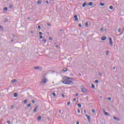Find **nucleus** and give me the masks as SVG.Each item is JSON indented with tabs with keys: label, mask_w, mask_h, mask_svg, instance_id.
<instances>
[{
	"label": "nucleus",
	"mask_w": 124,
	"mask_h": 124,
	"mask_svg": "<svg viewBox=\"0 0 124 124\" xmlns=\"http://www.w3.org/2000/svg\"><path fill=\"white\" fill-rule=\"evenodd\" d=\"M13 7V6L12 5H10V8L11 9Z\"/></svg>",
	"instance_id": "37"
},
{
	"label": "nucleus",
	"mask_w": 124,
	"mask_h": 124,
	"mask_svg": "<svg viewBox=\"0 0 124 124\" xmlns=\"http://www.w3.org/2000/svg\"><path fill=\"white\" fill-rule=\"evenodd\" d=\"M42 38H43V36H40V39H42Z\"/></svg>",
	"instance_id": "39"
},
{
	"label": "nucleus",
	"mask_w": 124,
	"mask_h": 124,
	"mask_svg": "<svg viewBox=\"0 0 124 124\" xmlns=\"http://www.w3.org/2000/svg\"><path fill=\"white\" fill-rule=\"evenodd\" d=\"M65 80H63L62 81L63 84H64L65 85H67V79H72V78H69L68 77H65Z\"/></svg>",
	"instance_id": "2"
},
{
	"label": "nucleus",
	"mask_w": 124,
	"mask_h": 124,
	"mask_svg": "<svg viewBox=\"0 0 124 124\" xmlns=\"http://www.w3.org/2000/svg\"><path fill=\"white\" fill-rule=\"evenodd\" d=\"M27 107H31V104H29L27 105Z\"/></svg>",
	"instance_id": "40"
},
{
	"label": "nucleus",
	"mask_w": 124,
	"mask_h": 124,
	"mask_svg": "<svg viewBox=\"0 0 124 124\" xmlns=\"http://www.w3.org/2000/svg\"><path fill=\"white\" fill-rule=\"evenodd\" d=\"M47 26H51V24L47 23Z\"/></svg>",
	"instance_id": "54"
},
{
	"label": "nucleus",
	"mask_w": 124,
	"mask_h": 124,
	"mask_svg": "<svg viewBox=\"0 0 124 124\" xmlns=\"http://www.w3.org/2000/svg\"><path fill=\"white\" fill-rule=\"evenodd\" d=\"M76 96H78V93L76 94Z\"/></svg>",
	"instance_id": "53"
},
{
	"label": "nucleus",
	"mask_w": 124,
	"mask_h": 124,
	"mask_svg": "<svg viewBox=\"0 0 124 124\" xmlns=\"http://www.w3.org/2000/svg\"><path fill=\"white\" fill-rule=\"evenodd\" d=\"M62 97H65V95H64V94H62Z\"/></svg>",
	"instance_id": "43"
},
{
	"label": "nucleus",
	"mask_w": 124,
	"mask_h": 124,
	"mask_svg": "<svg viewBox=\"0 0 124 124\" xmlns=\"http://www.w3.org/2000/svg\"><path fill=\"white\" fill-rule=\"evenodd\" d=\"M17 96H18V93H15L14 94V97H17Z\"/></svg>",
	"instance_id": "15"
},
{
	"label": "nucleus",
	"mask_w": 124,
	"mask_h": 124,
	"mask_svg": "<svg viewBox=\"0 0 124 124\" xmlns=\"http://www.w3.org/2000/svg\"><path fill=\"white\" fill-rule=\"evenodd\" d=\"M113 119H114V120H115V121H116L117 122H120V121L119 118H118L116 117H113Z\"/></svg>",
	"instance_id": "9"
},
{
	"label": "nucleus",
	"mask_w": 124,
	"mask_h": 124,
	"mask_svg": "<svg viewBox=\"0 0 124 124\" xmlns=\"http://www.w3.org/2000/svg\"><path fill=\"white\" fill-rule=\"evenodd\" d=\"M104 31H107V29H105Z\"/></svg>",
	"instance_id": "58"
},
{
	"label": "nucleus",
	"mask_w": 124,
	"mask_h": 124,
	"mask_svg": "<svg viewBox=\"0 0 124 124\" xmlns=\"http://www.w3.org/2000/svg\"><path fill=\"white\" fill-rule=\"evenodd\" d=\"M99 75H101V74H100V73H99Z\"/></svg>",
	"instance_id": "63"
},
{
	"label": "nucleus",
	"mask_w": 124,
	"mask_h": 124,
	"mask_svg": "<svg viewBox=\"0 0 124 124\" xmlns=\"http://www.w3.org/2000/svg\"><path fill=\"white\" fill-rule=\"evenodd\" d=\"M91 86L92 89H94V88H95V86H94V84H93V83L91 84Z\"/></svg>",
	"instance_id": "20"
},
{
	"label": "nucleus",
	"mask_w": 124,
	"mask_h": 124,
	"mask_svg": "<svg viewBox=\"0 0 124 124\" xmlns=\"http://www.w3.org/2000/svg\"><path fill=\"white\" fill-rule=\"evenodd\" d=\"M13 41H14V40L12 39V42H13Z\"/></svg>",
	"instance_id": "60"
},
{
	"label": "nucleus",
	"mask_w": 124,
	"mask_h": 124,
	"mask_svg": "<svg viewBox=\"0 0 124 124\" xmlns=\"http://www.w3.org/2000/svg\"><path fill=\"white\" fill-rule=\"evenodd\" d=\"M0 30L1 31H4L3 27L2 26H0Z\"/></svg>",
	"instance_id": "18"
},
{
	"label": "nucleus",
	"mask_w": 124,
	"mask_h": 124,
	"mask_svg": "<svg viewBox=\"0 0 124 124\" xmlns=\"http://www.w3.org/2000/svg\"><path fill=\"white\" fill-rule=\"evenodd\" d=\"M78 106L79 108H81V107H82V105H81V104H78Z\"/></svg>",
	"instance_id": "26"
},
{
	"label": "nucleus",
	"mask_w": 124,
	"mask_h": 124,
	"mask_svg": "<svg viewBox=\"0 0 124 124\" xmlns=\"http://www.w3.org/2000/svg\"><path fill=\"white\" fill-rule=\"evenodd\" d=\"M88 5H89V6H92V5H93V2H90Z\"/></svg>",
	"instance_id": "24"
},
{
	"label": "nucleus",
	"mask_w": 124,
	"mask_h": 124,
	"mask_svg": "<svg viewBox=\"0 0 124 124\" xmlns=\"http://www.w3.org/2000/svg\"><path fill=\"white\" fill-rule=\"evenodd\" d=\"M108 100H111V97H109L108 98Z\"/></svg>",
	"instance_id": "47"
},
{
	"label": "nucleus",
	"mask_w": 124,
	"mask_h": 124,
	"mask_svg": "<svg viewBox=\"0 0 124 124\" xmlns=\"http://www.w3.org/2000/svg\"><path fill=\"white\" fill-rule=\"evenodd\" d=\"M74 17V18H75V21H78V16H77V15H75Z\"/></svg>",
	"instance_id": "11"
},
{
	"label": "nucleus",
	"mask_w": 124,
	"mask_h": 124,
	"mask_svg": "<svg viewBox=\"0 0 124 124\" xmlns=\"http://www.w3.org/2000/svg\"><path fill=\"white\" fill-rule=\"evenodd\" d=\"M62 71H63L64 72H66V71H67V68H64Z\"/></svg>",
	"instance_id": "17"
},
{
	"label": "nucleus",
	"mask_w": 124,
	"mask_h": 124,
	"mask_svg": "<svg viewBox=\"0 0 124 124\" xmlns=\"http://www.w3.org/2000/svg\"><path fill=\"white\" fill-rule=\"evenodd\" d=\"M37 108H38V106H37L35 109L33 110L34 113H35L36 112V110H37Z\"/></svg>",
	"instance_id": "19"
},
{
	"label": "nucleus",
	"mask_w": 124,
	"mask_h": 124,
	"mask_svg": "<svg viewBox=\"0 0 124 124\" xmlns=\"http://www.w3.org/2000/svg\"><path fill=\"white\" fill-rule=\"evenodd\" d=\"M113 69L115 70V69H116V67H113Z\"/></svg>",
	"instance_id": "55"
},
{
	"label": "nucleus",
	"mask_w": 124,
	"mask_h": 124,
	"mask_svg": "<svg viewBox=\"0 0 124 124\" xmlns=\"http://www.w3.org/2000/svg\"><path fill=\"white\" fill-rule=\"evenodd\" d=\"M104 113L105 114V115L106 116H110V113H109L106 112V111H105V110L104 111Z\"/></svg>",
	"instance_id": "8"
},
{
	"label": "nucleus",
	"mask_w": 124,
	"mask_h": 124,
	"mask_svg": "<svg viewBox=\"0 0 124 124\" xmlns=\"http://www.w3.org/2000/svg\"><path fill=\"white\" fill-rule=\"evenodd\" d=\"M47 81V78H44L43 79H42V82H41L42 83H46Z\"/></svg>",
	"instance_id": "6"
},
{
	"label": "nucleus",
	"mask_w": 124,
	"mask_h": 124,
	"mask_svg": "<svg viewBox=\"0 0 124 124\" xmlns=\"http://www.w3.org/2000/svg\"><path fill=\"white\" fill-rule=\"evenodd\" d=\"M100 5L101 6H104V5H105V3H100Z\"/></svg>",
	"instance_id": "23"
},
{
	"label": "nucleus",
	"mask_w": 124,
	"mask_h": 124,
	"mask_svg": "<svg viewBox=\"0 0 124 124\" xmlns=\"http://www.w3.org/2000/svg\"><path fill=\"white\" fill-rule=\"evenodd\" d=\"M37 4H41L42 3V1L41 0H38L37 1Z\"/></svg>",
	"instance_id": "14"
},
{
	"label": "nucleus",
	"mask_w": 124,
	"mask_h": 124,
	"mask_svg": "<svg viewBox=\"0 0 124 124\" xmlns=\"http://www.w3.org/2000/svg\"><path fill=\"white\" fill-rule=\"evenodd\" d=\"M38 29H41V26H38Z\"/></svg>",
	"instance_id": "46"
},
{
	"label": "nucleus",
	"mask_w": 124,
	"mask_h": 124,
	"mask_svg": "<svg viewBox=\"0 0 124 124\" xmlns=\"http://www.w3.org/2000/svg\"><path fill=\"white\" fill-rule=\"evenodd\" d=\"M77 124H79V122L78 121L77 122Z\"/></svg>",
	"instance_id": "56"
},
{
	"label": "nucleus",
	"mask_w": 124,
	"mask_h": 124,
	"mask_svg": "<svg viewBox=\"0 0 124 124\" xmlns=\"http://www.w3.org/2000/svg\"><path fill=\"white\" fill-rule=\"evenodd\" d=\"M27 102H28V100L25 99L23 103H24V104H27Z\"/></svg>",
	"instance_id": "25"
},
{
	"label": "nucleus",
	"mask_w": 124,
	"mask_h": 124,
	"mask_svg": "<svg viewBox=\"0 0 124 124\" xmlns=\"http://www.w3.org/2000/svg\"><path fill=\"white\" fill-rule=\"evenodd\" d=\"M79 75L80 76H81V73H79Z\"/></svg>",
	"instance_id": "62"
},
{
	"label": "nucleus",
	"mask_w": 124,
	"mask_h": 124,
	"mask_svg": "<svg viewBox=\"0 0 124 124\" xmlns=\"http://www.w3.org/2000/svg\"><path fill=\"white\" fill-rule=\"evenodd\" d=\"M46 3L48 4L49 3V1H46Z\"/></svg>",
	"instance_id": "51"
},
{
	"label": "nucleus",
	"mask_w": 124,
	"mask_h": 124,
	"mask_svg": "<svg viewBox=\"0 0 124 124\" xmlns=\"http://www.w3.org/2000/svg\"><path fill=\"white\" fill-rule=\"evenodd\" d=\"M41 119H42V117H41V116L40 115L38 116V117L37 118V121H40Z\"/></svg>",
	"instance_id": "10"
},
{
	"label": "nucleus",
	"mask_w": 124,
	"mask_h": 124,
	"mask_svg": "<svg viewBox=\"0 0 124 124\" xmlns=\"http://www.w3.org/2000/svg\"><path fill=\"white\" fill-rule=\"evenodd\" d=\"M7 123L10 124V121H7Z\"/></svg>",
	"instance_id": "41"
},
{
	"label": "nucleus",
	"mask_w": 124,
	"mask_h": 124,
	"mask_svg": "<svg viewBox=\"0 0 124 124\" xmlns=\"http://www.w3.org/2000/svg\"><path fill=\"white\" fill-rule=\"evenodd\" d=\"M69 105H70V102H67V106H69Z\"/></svg>",
	"instance_id": "35"
},
{
	"label": "nucleus",
	"mask_w": 124,
	"mask_h": 124,
	"mask_svg": "<svg viewBox=\"0 0 124 124\" xmlns=\"http://www.w3.org/2000/svg\"><path fill=\"white\" fill-rule=\"evenodd\" d=\"M80 89L82 91V92L84 93H87V92H88V90H87V89H85V88L83 86H81Z\"/></svg>",
	"instance_id": "1"
},
{
	"label": "nucleus",
	"mask_w": 124,
	"mask_h": 124,
	"mask_svg": "<svg viewBox=\"0 0 124 124\" xmlns=\"http://www.w3.org/2000/svg\"><path fill=\"white\" fill-rule=\"evenodd\" d=\"M86 5H87V2H84L82 4V7H85Z\"/></svg>",
	"instance_id": "13"
},
{
	"label": "nucleus",
	"mask_w": 124,
	"mask_h": 124,
	"mask_svg": "<svg viewBox=\"0 0 124 124\" xmlns=\"http://www.w3.org/2000/svg\"><path fill=\"white\" fill-rule=\"evenodd\" d=\"M42 41V42H44V44H45L47 41L46 40V39H43Z\"/></svg>",
	"instance_id": "21"
},
{
	"label": "nucleus",
	"mask_w": 124,
	"mask_h": 124,
	"mask_svg": "<svg viewBox=\"0 0 124 124\" xmlns=\"http://www.w3.org/2000/svg\"><path fill=\"white\" fill-rule=\"evenodd\" d=\"M106 38H107V37L105 36H102L101 37V40H102L103 41H104L105 40H106Z\"/></svg>",
	"instance_id": "7"
},
{
	"label": "nucleus",
	"mask_w": 124,
	"mask_h": 124,
	"mask_svg": "<svg viewBox=\"0 0 124 124\" xmlns=\"http://www.w3.org/2000/svg\"><path fill=\"white\" fill-rule=\"evenodd\" d=\"M12 83H15V82H17V79H15L11 81Z\"/></svg>",
	"instance_id": "22"
},
{
	"label": "nucleus",
	"mask_w": 124,
	"mask_h": 124,
	"mask_svg": "<svg viewBox=\"0 0 124 124\" xmlns=\"http://www.w3.org/2000/svg\"><path fill=\"white\" fill-rule=\"evenodd\" d=\"M84 113H86V110H84Z\"/></svg>",
	"instance_id": "61"
},
{
	"label": "nucleus",
	"mask_w": 124,
	"mask_h": 124,
	"mask_svg": "<svg viewBox=\"0 0 124 124\" xmlns=\"http://www.w3.org/2000/svg\"><path fill=\"white\" fill-rule=\"evenodd\" d=\"M109 55V51H107V56H108Z\"/></svg>",
	"instance_id": "38"
},
{
	"label": "nucleus",
	"mask_w": 124,
	"mask_h": 124,
	"mask_svg": "<svg viewBox=\"0 0 124 124\" xmlns=\"http://www.w3.org/2000/svg\"><path fill=\"white\" fill-rule=\"evenodd\" d=\"M74 101H76V98H74Z\"/></svg>",
	"instance_id": "52"
},
{
	"label": "nucleus",
	"mask_w": 124,
	"mask_h": 124,
	"mask_svg": "<svg viewBox=\"0 0 124 124\" xmlns=\"http://www.w3.org/2000/svg\"><path fill=\"white\" fill-rule=\"evenodd\" d=\"M55 47H56V48H58L59 46L58 45H56V46H55Z\"/></svg>",
	"instance_id": "50"
},
{
	"label": "nucleus",
	"mask_w": 124,
	"mask_h": 124,
	"mask_svg": "<svg viewBox=\"0 0 124 124\" xmlns=\"http://www.w3.org/2000/svg\"><path fill=\"white\" fill-rule=\"evenodd\" d=\"M109 45L111 46V47H112V46H113V41L112 40L111 37H109Z\"/></svg>",
	"instance_id": "3"
},
{
	"label": "nucleus",
	"mask_w": 124,
	"mask_h": 124,
	"mask_svg": "<svg viewBox=\"0 0 124 124\" xmlns=\"http://www.w3.org/2000/svg\"><path fill=\"white\" fill-rule=\"evenodd\" d=\"M109 9H110L111 10H112V9H113V6H109Z\"/></svg>",
	"instance_id": "31"
},
{
	"label": "nucleus",
	"mask_w": 124,
	"mask_h": 124,
	"mask_svg": "<svg viewBox=\"0 0 124 124\" xmlns=\"http://www.w3.org/2000/svg\"><path fill=\"white\" fill-rule=\"evenodd\" d=\"M121 31H122V29L119 28V29H118V32H121Z\"/></svg>",
	"instance_id": "30"
},
{
	"label": "nucleus",
	"mask_w": 124,
	"mask_h": 124,
	"mask_svg": "<svg viewBox=\"0 0 124 124\" xmlns=\"http://www.w3.org/2000/svg\"><path fill=\"white\" fill-rule=\"evenodd\" d=\"M34 69L37 70V69H39V66H35L33 67Z\"/></svg>",
	"instance_id": "16"
},
{
	"label": "nucleus",
	"mask_w": 124,
	"mask_h": 124,
	"mask_svg": "<svg viewBox=\"0 0 124 124\" xmlns=\"http://www.w3.org/2000/svg\"><path fill=\"white\" fill-rule=\"evenodd\" d=\"M85 116L87 119H88L89 123H91V117H90L88 114H86Z\"/></svg>",
	"instance_id": "5"
},
{
	"label": "nucleus",
	"mask_w": 124,
	"mask_h": 124,
	"mask_svg": "<svg viewBox=\"0 0 124 124\" xmlns=\"http://www.w3.org/2000/svg\"><path fill=\"white\" fill-rule=\"evenodd\" d=\"M49 40H52V39H53V38H52V37H49Z\"/></svg>",
	"instance_id": "48"
},
{
	"label": "nucleus",
	"mask_w": 124,
	"mask_h": 124,
	"mask_svg": "<svg viewBox=\"0 0 124 124\" xmlns=\"http://www.w3.org/2000/svg\"><path fill=\"white\" fill-rule=\"evenodd\" d=\"M78 27H79V28H81V27H82V24L81 23H79L78 24Z\"/></svg>",
	"instance_id": "34"
},
{
	"label": "nucleus",
	"mask_w": 124,
	"mask_h": 124,
	"mask_svg": "<svg viewBox=\"0 0 124 124\" xmlns=\"http://www.w3.org/2000/svg\"><path fill=\"white\" fill-rule=\"evenodd\" d=\"M78 113H80V109H78Z\"/></svg>",
	"instance_id": "44"
},
{
	"label": "nucleus",
	"mask_w": 124,
	"mask_h": 124,
	"mask_svg": "<svg viewBox=\"0 0 124 124\" xmlns=\"http://www.w3.org/2000/svg\"><path fill=\"white\" fill-rule=\"evenodd\" d=\"M62 112V110H59V113H61Z\"/></svg>",
	"instance_id": "59"
},
{
	"label": "nucleus",
	"mask_w": 124,
	"mask_h": 124,
	"mask_svg": "<svg viewBox=\"0 0 124 124\" xmlns=\"http://www.w3.org/2000/svg\"><path fill=\"white\" fill-rule=\"evenodd\" d=\"M39 33L40 35H42V32H39Z\"/></svg>",
	"instance_id": "42"
},
{
	"label": "nucleus",
	"mask_w": 124,
	"mask_h": 124,
	"mask_svg": "<svg viewBox=\"0 0 124 124\" xmlns=\"http://www.w3.org/2000/svg\"><path fill=\"white\" fill-rule=\"evenodd\" d=\"M85 26L86 27H88V26H89V23L88 22H86L85 23Z\"/></svg>",
	"instance_id": "28"
},
{
	"label": "nucleus",
	"mask_w": 124,
	"mask_h": 124,
	"mask_svg": "<svg viewBox=\"0 0 124 124\" xmlns=\"http://www.w3.org/2000/svg\"><path fill=\"white\" fill-rule=\"evenodd\" d=\"M100 31H103V28H101L100 29Z\"/></svg>",
	"instance_id": "45"
},
{
	"label": "nucleus",
	"mask_w": 124,
	"mask_h": 124,
	"mask_svg": "<svg viewBox=\"0 0 124 124\" xmlns=\"http://www.w3.org/2000/svg\"><path fill=\"white\" fill-rule=\"evenodd\" d=\"M62 31V30H60V31Z\"/></svg>",
	"instance_id": "64"
},
{
	"label": "nucleus",
	"mask_w": 124,
	"mask_h": 124,
	"mask_svg": "<svg viewBox=\"0 0 124 124\" xmlns=\"http://www.w3.org/2000/svg\"><path fill=\"white\" fill-rule=\"evenodd\" d=\"M52 94L53 95V96H55V97L57 96V95H56V93H52Z\"/></svg>",
	"instance_id": "29"
},
{
	"label": "nucleus",
	"mask_w": 124,
	"mask_h": 124,
	"mask_svg": "<svg viewBox=\"0 0 124 124\" xmlns=\"http://www.w3.org/2000/svg\"><path fill=\"white\" fill-rule=\"evenodd\" d=\"M31 33H33V31H31Z\"/></svg>",
	"instance_id": "57"
},
{
	"label": "nucleus",
	"mask_w": 124,
	"mask_h": 124,
	"mask_svg": "<svg viewBox=\"0 0 124 124\" xmlns=\"http://www.w3.org/2000/svg\"><path fill=\"white\" fill-rule=\"evenodd\" d=\"M73 84V81L69 80L68 79L67 80V85H71Z\"/></svg>",
	"instance_id": "4"
},
{
	"label": "nucleus",
	"mask_w": 124,
	"mask_h": 124,
	"mask_svg": "<svg viewBox=\"0 0 124 124\" xmlns=\"http://www.w3.org/2000/svg\"><path fill=\"white\" fill-rule=\"evenodd\" d=\"M7 10H8V8H7V7H5L3 9V11H7Z\"/></svg>",
	"instance_id": "12"
},
{
	"label": "nucleus",
	"mask_w": 124,
	"mask_h": 124,
	"mask_svg": "<svg viewBox=\"0 0 124 124\" xmlns=\"http://www.w3.org/2000/svg\"><path fill=\"white\" fill-rule=\"evenodd\" d=\"M32 103L34 104V103H35V101H34V100H32Z\"/></svg>",
	"instance_id": "36"
},
{
	"label": "nucleus",
	"mask_w": 124,
	"mask_h": 124,
	"mask_svg": "<svg viewBox=\"0 0 124 124\" xmlns=\"http://www.w3.org/2000/svg\"><path fill=\"white\" fill-rule=\"evenodd\" d=\"M92 113H94L95 112V110H94V109H93L92 110Z\"/></svg>",
	"instance_id": "32"
},
{
	"label": "nucleus",
	"mask_w": 124,
	"mask_h": 124,
	"mask_svg": "<svg viewBox=\"0 0 124 124\" xmlns=\"http://www.w3.org/2000/svg\"><path fill=\"white\" fill-rule=\"evenodd\" d=\"M4 23H6V22H8V19L7 18H5L4 19Z\"/></svg>",
	"instance_id": "27"
},
{
	"label": "nucleus",
	"mask_w": 124,
	"mask_h": 124,
	"mask_svg": "<svg viewBox=\"0 0 124 124\" xmlns=\"http://www.w3.org/2000/svg\"><path fill=\"white\" fill-rule=\"evenodd\" d=\"M98 80L96 79L95 80V83H96V84H97V83H98Z\"/></svg>",
	"instance_id": "33"
},
{
	"label": "nucleus",
	"mask_w": 124,
	"mask_h": 124,
	"mask_svg": "<svg viewBox=\"0 0 124 124\" xmlns=\"http://www.w3.org/2000/svg\"><path fill=\"white\" fill-rule=\"evenodd\" d=\"M14 107V106L12 105V106H11V108H12V109H13Z\"/></svg>",
	"instance_id": "49"
}]
</instances>
